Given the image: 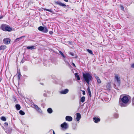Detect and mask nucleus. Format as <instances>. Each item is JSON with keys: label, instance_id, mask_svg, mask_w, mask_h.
<instances>
[{"label": "nucleus", "instance_id": "nucleus-1", "mask_svg": "<svg viewBox=\"0 0 134 134\" xmlns=\"http://www.w3.org/2000/svg\"><path fill=\"white\" fill-rule=\"evenodd\" d=\"M130 98V97L129 95H121L119 100V105L121 107H125L127 106Z\"/></svg>", "mask_w": 134, "mask_h": 134}, {"label": "nucleus", "instance_id": "nucleus-2", "mask_svg": "<svg viewBox=\"0 0 134 134\" xmlns=\"http://www.w3.org/2000/svg\"><path fill=\"white\" fill-rule=\"evenodd\" d=\"M83 76L85 81L89 85L90 81L92 80V75L89 73L87 72L85 73H83Z\"/></svg>", "mask_w": 134, "mask_h": 134}, {"label": "nucleus", "instance_id": "nucleus-3", "mask_svg": "<svg viewBox=\"0 0 134 134\" xmlns=\"http://www.w3.org/2000/svg\"><path fill=\"white\" fill-rule=\"evenodd\" d=\"M0 29L3 31H5L10 32L12 30V28L9 27L8 25L4 24L1 25Z\"/></svg>", "mask_w": 134, "mask_h": 134}, {"label": "nucleus", "instance_id": "nucleus-4", "mask_svg": "<svg viewBox=\"0 0 134 134\" xmlns=\"http://www.w3.org/2000/svg\"><path fill=\"white\" fill-rule=\"evenodd\" d=\"M38 29L40 31L44 33H47L48 31V29L47 27H43L42 26H39L38 28Z\"/></svg>", "mask_w": 134, "mask_h": 134}, {"label": "nucleus", "instance_id": "nucleus-5", "mask_svg": "<svg viewBox=\"0 0 134 134\" xmlns=\"http://www.w3.org/2000/svg\"><path fill=\"white\" fill-rule=\"evenodd\" d=\"M114 80L115 81H116L119 84L120 83V79L119 76L116 74H115Z\"/></svg>", "mask_w": 134, "mask_h": 134}, {"label": "nucleus", "instance_id": "nucleus-6", "mask_svg": "<svg viewBox=\"0 0 134 134\" xmlns=\"http://www.w3.org/2000/svg\"><path fill=\"white\" fill-rule=\"evenodd\" d=\"M62 59L64 60L65 63V64L67 66L69 67H71L70 64L68 62V61L69 60V59L68 58L66 57H65V58H62Z\"/></svg>", "mask_w": 134, "mask_h": 134}, {"label": "nucleus", "instance_id": "nucleus-7", "mask_svg": "<svg viewBox=\"0 0 134 134\" xmlns=\"http://www.w3.org/2000/svg\"><path fill=\"white\" fill-rule=\"evenodd\" d=\"M10 40L9 38H5L3 39V42L6 44H8L10 43Z\"/></svg>", "mask_w": 134, "mask_h": 134}, {"label": "nucleus", "instance_id": "nucleus-8", "mask_svg": "<svg viewBox=\"0 0 134 134\" xmlns=\"http://www.w3.org/2000/svg\"><path fill=\"white\" fill-rule=\"evenodd\" d=\"M69 90L67 88L62 90L59 92L60 94H65L68 93Z\"/></svg>", "mask_w": 134, "mask_h": 134}, {"label": "nucleus", "instance_id": "nucleus-9", "mask_svg": "<svg viewBox=\"0 0 134 134\" xmlns=\"http://www.w3.org/2000/svg\"><path fill=\"white\" fill-rule=\"evenodd\" d=\"M24 36H22L19 38H16L15 40V42H18L20 41H23L24 40L23 38L25 37Z\"/></svg>", "mask_w": 134, "mask_h": 134}, {"label": "nucleus", "instance_id": "nucleus-10", "mask_svg": "<svg viewBox=\"0 0 134 134\" xmlns=\"http://www.w3.org/2000/svg\"><path fill=\"white\" fill-rule=\"evenodd\" d=\"M61 127L64 129H66L68 127V125L66 122H64L61 125Z\"/></svg>", "mask_w": 134, "mask_h": 134}, {"label": "nucleus", "instance_id": "nucleus-11", "mask_svg": "<svg viewBox=\"0 0 134 134\" xmlns=\"http://www.w3.org/2000/svg\"><path fill=\"white\" fill-rule=\"evenodd\" d=\"M55 3L57 4L58 5H59L63 7H64L66 6V5L65 4L62 3L60 2L56 1L55 2Z\"/></svg>", "mask_w": 134, "mask_h": 134}, {"label": "nucleus", "instance_id": "nucleus-12", "mask_svg": "<svg viewBox=\"0 0 134 134\" xmlns=\"http://www.w3.org/2000/svg\"><path fill=\"white\" fill-rule=\"evenodd\" d=\"M34 108L38 112L40 113H41L42 112V110L40 108H39L38 106L34 104Z\"/></svg>", "mask_w": 134, "mask_h": 134}, {"label": "nucleus", "instance_id": "nucleus-13", "mask_svg": "<svg viewBox=\"0 0 134 134\" xmlns=\"http://www.w3.org/2000/svg\"><path fill=\"white\" fill-rule=\"evenodd\" d=\"M76 120L78 121H79L80 119L81 118V116L79 113H77L76 114Z\"/></svg>", "mask_w": 134, "mask_h": 134}, {"label": "nucleus", "instance_id": "nucleus-14", "mask_svg": "<svg viewBox=\"0 0 134 134\" xmlns=\"http://www.w3.org/2000/svg\"><path fill=\"white\" fill-rule=\"evenodd\" d=\"M65 120L66 121H72V118L69 116H67L65 117Z\"/></svg>", "mask_w": 134, "mask_h": 134}, {"label": "nucleus", "instance_id": "nucleus-15", "mask_svg": "<svg viewBox=\"0 0 134 134\" xmlns=\"http://www.w3.org/2000/svg\"><path fill=\"white\" fill-rule=\"evenodd\" d=\"M94 76L97 80V81L98 84H99L101 83V81L99 77L96 75L94 74Z\"/></svg>", "mask_w": 134, "mask_h": 134}, {"label": "nucleus", "instance_id": "nucleus-16", "mask_svg": "<svg viewBox=\"0 0 134 134\" xmlns=\"http://www.w3.org/2000/svg\"><path fill=\"white\" fill-rule=\"evenodd\" d=\"M93 120L94 122L97 123L100 121V119L97 117H94L93 118Z\"/></svg>", "mask_w": 134, "mask_h": 134}, {"label": "nucleus", "instance_id": "nucleus-17", "mask_svg": "<svg viewBox=\"0 0 134 134\" xmlns=\"http://www.w3.org/2000/svg\"><path fill=\"white\" fill-rule=\"evenodd\" d=\"M35 47V46H27L26 48L28 49L33 50L36 49Z\"/></svg>", "mask_w": 134, "mask_h": 134}, {"label": "nucleus", "instance_id": "nucleus-18", "mask_svg": "<svg viewBox=\"0 0 134 134\" xmlns=\"http://www.w3.org/2000/svg\"><path fill=\"white\" fill-rule=\"evenodd\" d=\"M6 48V46L5 45H1L0 46V49L1 50H4Z\"/></svg>", "mask_w": 134, "mask_h": 134}, {"label": "nucleus", "instance_id": "nucleus-19", "mask_svg": "<svg viewBox=\"0 0 134 134\" xmlns=\"http://www.w3.org/2000/svg\"><path fill=\"white\" fill-rule=\"evenodd\" d=\"M15 107L16 108V110H19L20 109V106L19 104H16L15 105Z\"/></svg>", "mask_w": 134, "mask_h": 134}, {"label": "nucleus", "instance_id": "nucleus-20", "mask_svg": "<svg viewBox=\"0 0 134 134\" xmlns=\"http://www.w3.org/2000/svg\"><path fill=\"white\" fill-rule=\"evenodd\" d=\"M47 112L49 114H51L53 111L52 109L51 108H49L47 109Z\"/></svg>", "mask_w": 134, "mask_h": 134}, {"label": "nucleus", "instance_id": "nucleus-21", "mask_svg": "<svg viewBox=\"0 0 134 134\" xmlns=\"http://www.w3.org/2000/svg\"><path fill=\"white\" fill-rule=\"evenodd\" d=\"M75 75L76 77L77 78V80H80V77L78 75V74L77 73H76Z\"/></svg>", "mask_w": 134, "mask_h": 134}, {"label": "nucleus", "instance_id": "nucleus-22", "mask_svg": "<svg viewBox=\"0 0 134 134\" xmlns=\"http://www.w3.org/2000/svg\"><path fill=\"white\" fill-rule=\"evenodd\" d=\"M87 90V91H88V94H89V95L90 96V97H91V92L90 91V88L89 87H88H88Z\"/></svg>", "mask_w": 134, "mask_h": 134}, {"label": "nucleus", "instance_id": "nucleus-23", "mask_svg": "<svg viewBox=\"0 0 134 134\" xmlns=\"http://www.w3.org/2000/svg\"><path fill=\"white\" fill-rule=\"evenodd\" d=\"M85 99V97L84 96L82 97L81 98L80 101L82 103L84 102Z\"/></svg>", "mask_w": 134, "mask_h": 134}, {"label": "nucleus", "instance_id": "nucleus-24", "mask_svg": "<svg viewBox=\"0 0 134 134\" xmlns=\"http://www.w3.org/2000/svg\"><path fill=\"white\" fill-rule=\"evenodd\" d=\"M19 113L21 115H24L25 114L24 112L21 110H20L19 111Z\"/></svg>", "mask_w": 134, "mask_h": 134}, {"label": "nucleus", "instance_id": "nucleus-25", "mask_svg": "<svg viewBox=\"0 0 134 134\" xmlns=\"http://www.w3.org/2000/svg\"><path fill=\"white\" fill-rule=\"evenodd\" d=\"M1 120L3 121H5L6 120V118L4 116H2L1 118Z\"/></svg>", "mask_w": 134, "mask_h": 134}, {"label": "nucleus", "instance_id": "nucleus-26", "mask_svg": "<svg viewBox=\"0 0 134 134\" xmlns=\"http://www.w3.org/2000/svg\"><path fill=\"white\" fill-rule=\"evenodd\" d=\"M87 51L90 54L93 55V53L92 50L87 49Z\"/></svg>", "mask_w": 134, "mask_h": 134}, {"label": "nucleus", "instance_id": "nucleus-27", "mask_svg": "<svg viewBox=\"0 0 134 134\" xmlns=\"http://www.w3.org/2000/svg\"><path fill=\"white\" fill-rule=\"evenodd\" d=\"M28 70V68L26 66H24L23 67V70L24 71H26Z\"/></svg>", "mask_w": 134, "mask_h": 134}, {"label": "nucleus", "instance_id": "nucleus-28", "mask_svg": "<svg viewBox=\"0 0 134 134\" xmlns=\"http://www.w3.org/2000/svg\"><path fill=\"white\" fill-rule=\"evenodd\" d=\"M59 53L63 57V58L65 57V56L62 52H61L60 51H59Z\"/></svg>", "mask_w": 134, "mask_h": 134}, {"label": "nucleus", "instance_id": "nucleus-29", "mask_svg": "<svg viewBox=\"0 0 134 134\" xmlns=\"http://www.w3.org/2000/svg\"><path fill=\"white\" fill-rule=\"evenodd\" d=\"M114 116L115 118H117L118 117L119 115L117 113H115L114 115Z\"/></svg>", "mask_w": 134, "mask_h": 134}, {"label": "nucleus", "instance_id": "nucleus-30", "mask_svg": "<svg viewBox=\"0 0 134 134\" xmlns=\"http://www.w3.org/2000/svg\"><path fill=\"white\" fill-rule=\"evenodd\" d=\"M77 125L76 124H74L73 125V128L74 129H75Z\"/></svg>", "mask_w": 134, "mask_h": 134}, {"label": "nucleus", "instance_id": "nucleus-31", "mask_svg": "<svg viewBox=\"0 0 134 134\" xmlns=\"http://www.w3.org/2000/svg\"><path fill=\"white\" fill-rule=\"evenodd\" d=\"M47 11L49 12L52 13H53V11L52 10V9H48V10H47Z\"/></svg>", "mask_w": 134, "mask_h": 134}, {"label": "nucleus", "instance_id": "nucleus-32", "mask_svg": "<svg viewBox=\"0 0 134 134\" xmlns=\"http://www.w3.org/2000/svg\"><path fill=\"white\" fill-rule=\"evenodd\" d=\"M132 105H134V97L132 98Z\"/></svg>", "mask_w": 134, "mask_h": 134}, {"label": "nucleus", "instance_id": "nucleus-33", "mask_svg": "<svg viewBox=\"0 0 134 134\" xmlns=\"http://www.w3.org/2000/svg\"><path fill=\"white\" fill-rule=\"evenodd\" d=\"M131 68H134V63L131 64Z\"/></svg>", "mask_w": 134, "mask_h": 134}, {"label": "nucleus", "instance_id": "nucleus-34", "mask_svg": "<svg viewBox=\"0 0 134 134\" xmlns=\"http://www.w3.org/2000/svg\"><path fill=\"white\" fill-rule=\"evenodd\" d=\"M120 8H121V10H123L124 9V7H123V6L121 5H120Z\"/></svg>", "mask_w": 134, "mask_h": 134}, {"label": "nucleus", "instance_id": "nucleus-35", "mask_svg": "<svg viewBox=\"0 0 134 134\" xmlns=\"http://www.w3.org/2000/svg\"><path fill=\"white\" fill-rule=\"evenodd\" d=\"M49 33L50 35H52L53 34V32L52 31H50L49 32Z\"/></svg>", "mask_w": 134, "mask_h": 134}, {"label": "nucleus", "instance_id": "nucleus-36", "mask_svg": "<svg viewBox=\"0 0 134 134\" xmlns=\"http://www.w3.org/2000/svg\"><path fill=\"white\" fill-rule=\"evenodd\" d=\"M21 74H19L18 75V77L19 80L20 79V76H21Z\"/></svg>", "mask_w": 134, "mask_h": 134}, {"label": "nucleus", "instance_id": "nucleus-37", "mask_svg": "<svg viewBox=\"0 0 134 134\" xmlns=\"http://www.w3.org/2000/svg\"><path fill=\"white\" fill-rule=\"evenodd\" d=\"M69 54L71 55L72 56H73L74 55V53L71 52L69 53Z\"/></svg>", "mask_w": 134, "mask_h": 134}, {"label": "nucleus", "instance_id": "nucleus-38", "mask_svg": "<svg viewBox=\"0 0 134 134\" xmlns=\"http://www.w3.org/2000/svg\"><path fill=\"white\" fill-rule=\"evenodd\" d=\"M8 124L7 122H5L4 123V126H8Z\"/></svg>", "mask_w": 134, "mask_h": 134}, {"label": "nucleus", "instance_id": "nucleus-39", "mask_svg": "<svg viewBox=\"0 0 134 134\" xmlns=\"http://www.w3.org/2000/svg\"><path fill=\"white\" fill-rule=\"evenodd\" d=\"M52 131H53V134H55V132L54 131L52 130H50L49 131V132H52Z\"/></svg>", "mask_w": 134, "mask_h": 134}, {"label": "nucleus", "instance_id": "nucleus-40", "mask_svg": "<svg viewBox=\"0 0 134 134\" xmlns=\"http://www.w3.org/2000/svg\"><path fill=\"white\" fill-rule=\"evenodd\" d=\"M52 79H55V76H52Z\"/></svg>", "mask_w": 134, "mask_h": 134}, {"label": "nucleus", "instance_id": "nucleus-41", "mask_svg": "<svg viewBox=\"0 0 134 134\" xmlns=\"http://www.w3.org/2000/svg\"><path fill=\"white\" fill-rule=\"evenodd\" d=\"M82 92V94L83 95H84L85 94V91H83Z\"/></svg>", "mask_w": 134, "mask_h": 134}, {"label": "nucleus", "instance_id": "nucleus-42", "mask_svg": "<svg viewBox=\"0 0 134 134\" xmlns=\"http://www.w3.org/2000/svg\"><path fill=\"white\" fill-rule=\"evenodd\" d=\"M3 16H0V19H2L3 18Z\"/></svg>", "mask_w": 134, "mask_h": 134}, {"label": "nucleus", "instance_id": "nucleus-43", "mask_svg": "<svg viewBox=\"0 0 134 134\" xmlns=\"http://www.w3.org/2000/svg\"><path fill=\"white\" fill-rule=\"evenodd\" d=\"M72 64L74 67H76L74 63H72Z\"/></svg>", "mask_w": 134, "mask_h": 134}, {"label": "nucleus", "instance_id": "nucleus-44", "mask_svg": "<svg viewBox=\"0 0 134 134\" xmlns=\"http://www.w3.org/2000/svg\"><path fill=\"white\" fill-rule=\"evenodd\" d=\"M43 95L44 96H45V97H46L47 96V94H46L45 93H44V94H43Z\"/></svg>", "mask_w": 134, "mask_h": 134}, {"label": "nucleus", "instance_id": "nucleus-45", "mask_svg": "<svg viewBox=\"0 0 134 134\" xmlns=\"http://www.w3.org/2000/svg\"><path fill=\"white\" fill-rule=\"evenodd\" d=\"M44 10H46V11H47V10H48V9H46V8H44Z\"/></svg>", "mask_w": 134, "mask_h": 134}, {"label": "nucleus", "instance_id": "nucleus-46", "mask_svg": "<svg viewBox=\"0 0 134 134\" xmlns=\"http://www.w3.org/2000/svg\"><path fill=\"white\" fill-rule=\"evenodd\" d=\"M64 0L66 2H68V0Z\"/></svg>", "mask_w": 134, "mask_h": 134}, {"label": "nucleus", "instance_id": "nucleus-47", "mask_svg": "<svg viewBox=\"0 0 134 134\" xmlns=\"http://www.w3.org/2000/svg\"><path fill=\"white\" fill-rule=\"evenodd\" d=\"M14 101L15 102L16 101V98H14Z\"/></svg>", "mask_w": 134, "mask_h": 134}, {"label": "nucleus", "instance_id": "nucleus-48", "mask_svg": "<svg viewBox=\"0 0 134 134\" xmlns=\"http://www.w3.org/2000/svg\"><path fill=\"white\" fill-rule=\"evenodd\" d=\"M21 62L23 63L24 62V61L22 60L21 61Z\"/></svg>", "mask_w": 134, "mask_h": 134}, {"label": "nucleus", "instance_id": "nucleus-49", "mask_svg": "<svg viewBox=\"0 0 134 134\" xmlns=\"http://www.w3.org/2000/svg\"><path fill=\"white\" fill-rule=\"evenodd\" d=\"M1 80H2L0 78V82L1 81Z\"/></svg>", "mask_w": 134, "mask_h": 134}]
</instances>
